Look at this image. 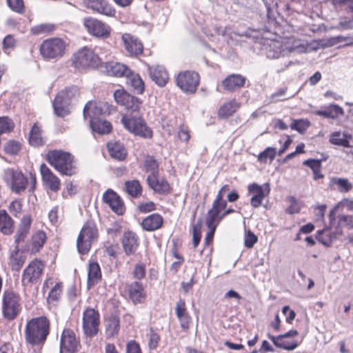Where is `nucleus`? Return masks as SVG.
Wrapping results in <instances>:
<instances>
[{
  "label": "nucleus",
  "mask_w": 353,
  "mask_h": 353,
  "mask_svg": "<svg viewBox=\"0 0 353 353\" xmlns=\"http://www.w3.org/2000/svg\"><path fill=\"white\" fill-rule=\"evenodd\" d=\"M50 332V321L46 316L32 317L26 321L24 327L26 343L32 347H41Z\"/></svg>",
  "instance_id": "obj_1"
},
{
  "label": "nucleus",
  "mask_w": 353,
  "mask_h": 353,
  "mask_svg": "<svg viewBox=\"0 0 353 353\" xmlns=\"http://www.w3.org/2000/svg\"><path fill=\"white\" fill-rule=\"evenodd\" d=\"M46 160L61 175L72 176L78 173L77 159L69 152L62 150H49L46 154Z\"/></svg>",
  "instance_id": "obj_2"
},
{
  "label": "nucleus",
  "mask_w": 353,
  "mask_h": 353,
  "mask_svg": "<svg viewBox=\"0 0 353 353\" xmlns=\"http://www.w3.org/2000/svg\"><path fill=\"white\" fill-rule=\"evenodd\" d=\"M71 66L80 72H86L101 68L103 61L99 55L90 47L83 46L71 57Z\"/></svg>",
  "instance_id": "obj_3"
},
{
  "label": "nucleus",
  "mask_w": 353,
  "mask_h": 353,
  "mask_svg": "<svg viewBox=\"0 0 353 353\" xmlns=\"http://www.w3.org/2000/svg\"><path fill=\"white\" fill-rule=\"evenodd\" d=\"M69 44L61 37H51L44 39L39 46V50L44 61H57L67 53Z\"/></svg>",
  "instance_id": "obj_4"
},
{
  "label": "nucleus",
  "mask_w": 353,
  "mask_h": 353,
  "mask_svg": "<svg viewBox=\"0 0 353 353\" xmlns=\"http://www.w3.org/2000/svg\"><path fill=\"white\" fill-rule=\"evenodd\" d=\"M99 230L93 220H88L83 225L77 239V249L81 255L88 254L92 244L99 239Z\"/></svg>",
  "instance_id": "obj_5"
},
{
  "label": "nucleus",
  "mask_w": 353,
  "mask_h": 353,
  "mask_svg": "<svg viewBox=\"0 0 353 353\" xmlns=\"http://www.w3.org/2000/svg\"><path fill=\"white\" fill-rule=\"evenodd\" d=\"M121 123L123 127L134 136L145 139H152L153 131L147 124L144 118L141 116H133L124 114L121 118Z\"/></svg>",
  "instance_id": "obj_6"
},
{
  "label": "nucleus",
  "mask_w": 353,
  "mask_h": 353,
  "mask_svg": "<svg viewBox=\"0 0 353 353\" xmlns=\"http://www.w3.org/2000/svg\"><path fill=\"white\" fill-rule=\"evenodd\" d=\"M45 268V262L39 258L30 261L22 272V286L25 288H31L33 285L40 283Z\"/></svg>",
  "instance_id": "obj_7"
},
{
  "label": "nucleus",
  "mask_w": 353,
  "mask_h": 353,
  "mask_svg": "<svg viewBox=\"0 0 353 353\" xmlns=\"http://www.w3.org/2000/svg\"><path fill=\"white\" fill-rule=\"evenodd\" d=\"M21 311V296L12 289L4 290L2 295V315L8 321H13Z\"/></svg>",
  "instance_id": "obj_8"
},
{
  "label": "nucleus",
  "mask_w": 353,
  "mask_h": 353,
  "mask_svg": "<svg viewBox=\"0 0 353 353\" xmlns=\"http://www.w3.org/2000/svg\"><path fill=\"white\" fill-rule=\"evenodd\" d=\"M100 112L101 110L97 107L95 103L88 101L83 108V117L85 119H90V125L93 131L99 134H109L112 130V126L110 122L95 117V115Z\"/></svg>",
  "instance_id": "obj_9"
},
{
  "label": "nucleus",
  "mask_w": 353,
  "mask_h": 353,
  "mask_svg": "<svg viewBox=\"0 0 353 353\" xmlns=\"http://www.w3.org/2000/svg\"><path fill=\"white\" fill-rule=\"evenodd\" d=\"M200 75L194 70H184L178 73L175 82L180 90L187 94H194L200 84Z\"/></svg>",
  "instance_id": "obj_10"
},
{
  "label": "nucleus",
  "mask_w": 353,
  "mask_h": 353,
  "mask_svg": "<svg viewBox=\"0 0 353 353\" xmlns=\"http://www.w3.org/2000/svg\"><path fill=\"white\" fill-rule=\"evenodd\" d=\"M114 99L117 105L132 112H139L143 101L129 93L124 88L117 89L114 92Z\"/></svg>",
  "instance_id": "obj_11"
},
{
  "label": "nucleus",
  "mask_w": 353,
  "mask_h": 353,
  "mask_svg": "<svg viewBox=\"0 0 353 353\" xmlns=\"http://www.w3.org/2000/svg\"><path fill=\"white\" fill-rule=\"evenodd\" d=\"M83 24L87 32L92 36L107 39L111 34V28L103 21L91 17H85Z\"/></svg>",
  "instance_id": "obj_12"
},
{
  "label": "nucleus",
  "mask_w": 353,
  "mask_h": 353,
  "mask_svg": "<svg viewBox=\"0 0 353 353\" xmlns=\"http://www.w3.org/2000/svg\"><path fill=\"white\" fill-rule=\"evenodd\" d=\"M83 330L85 334L89 337L96 336L99 332L100 314L97 310L87 307L83 312Z\"/></svg>",
  "instance_id": "obj_13"
},
{
  "label": "nucleus",
  "mask_w": 353,
  "mask_h": 353,
  "mask_svg": "<svg viewBox=\"0 0 353 353\" xmlns=\"http://www.w3.org/2000/svg\"><path fill=\"white\" fill-rule=\"evenodd\" d=\"M5 181L11 191L17 194L24 192L28 185V179L21 171L8 169L5 173Z\"/></svg>",
  "instance_id": "obj_14"
},
{
  "label": "nucleus",
  "mask_w": 353,
  "mask_h": 353,
  "mask_svg": "<svg viewBox=\"0 0 353 353\" xmlns=\"http://www.w3.org/2000/svg\"><path fill=\"white\" fill-rule=\"evenodd\" d=\"M122 292L126 294L129 299L134 304L143 303L147 297V293L143 284L139 281L125 283Z\"/></svg>",
  "instance_id": "obj_15"
},
{
  "label": "nucleus",
  "mask_w": 353,
  "mask_h": 353,
  "mask_svg": "<svg viewBox=\"0 0 353 353\" xmlns=\"http://www.w3.org/2000/svg\"><path fill=\"white\" fill-rule=\"evenodd\" d=\"M80 347V341L74 332L70 328H65L60 339V353H76Z\"/></svg>",
  "instance_id": "obj_16"
},
{
  "label": "nucleus",
  "mask_w": 353,
  "mask_h": 353,
  "mask_svg": "<svg viewBox=\"0 0 353 353\" xmlns=\"http://www.w3.org/2000/svg\"><path fill=\"white\" fill-rule=\"evenodd\" d=\"M248 194L251 195L250 205L254 208H259L263 199L268 196L270 192L269 183H266L263 185L256 183H252L248 186Z\"/></svg>",
  "instance_id": "obj_17"
},
{
  "label": "nucleus",
  "mask_w": 353,
  "mask_h": 353,
  "mask_svg": "<svg viewBox=\"0 0 353 353\" xmlns=\"http://www.w3.org/2000/svg\"><path fill=\"white\" fill-rule=\"evenodd\" d=\"M274 48L279 49V51L276 52V54L273 55L274 58L284 57L292 52L301 53L306 49L303 44L300 43L299 40L293 37L288 38L286 41L281 43H275Z\"/></svg>",
  "instance_id": "obj_18"
},
{
  "label": "nucleus",
  "mask_w": 353,
  "mask_h": 353,
  "mask_svg": "<svg viewBox=\"0 0 353 353\" xmlns=\"http://www.w3.org/2000/svg\"><path fill=\"white\" fill-rule=\"evenodd\" d=\"M121 41L128 55L131 57H138L143 52V44L136 36L124 33L121 36Z\"/></svg>",
  "instance_id": "obj_19"
},
{
  "label": "nucleus",
  "mask_w": 353,
  "mask_h": 353,
  "mask_svg": "<svg viewBox=\"0 0 353 353\" xmlns=\"http://www.w3.org/2000/svg\"><path fill=\"white\" fill-rule=\"evenodd\" d=\"M148 187L155 193L167 196L172 192V188L165 177H159V174H148L146 178Z\"/></svg>",
  "instance_id": "obj_20"
},
{
  "label": "nucleus",
  "mask_w": 353,
  "mask_h": 353,
  "mask_svg": "<svg viewBox=\"0 0 353 353\" xmlns=\"http://www.w3.org/2000/svg\"><path fill=\"white\" fill-rule=\"evenodd\" d=\"M247 78L240 74H231L221 83L222 92H234L245 86Z\"/></svg>",
  "instance_id": "obj_21"
},
{
  "label": "nucleus",
  "mask_w": 353,
  "mask_h": 353,
  "mask_svg": "<svg viewBox=\"0 0 353 353\" xmlns=\"http://www.w3.org/2000/svg\"><path fill=\"white\" fill-rule=\"evenodd\" d=\"M101 68H104L103 72L107 75L117 78H125L132 74L131 68H130L127 65L120 62H103V65Z\"/></svg>",
  "instance_id": "obj_22"
},
{
  "label": "nucleus",
  "mask_w": 353,
  "mask_h": 353,
  "mask_svg": "<svg viewBox=\"0 0 353 353\" xmlns=\"http://www.w3.org/2000/svg\"><path fill=\"white\" fill-rule=\"evenodd\" d=\"M103 201L118 215H122L125 212L123 201L117 192L111 189L107 190L103 193Z\"/></svg>",
  "instance_id": "obj_23"
},
{
  "label": "nucleus",
  "mask_w": 353,
  "mask_h": 353,
  "mask_svg": "<svg viewBox=\"0 0 353 353\" xmlns=\"http://www.w3.org/2000/svg\"><path fill=\"white\" fill-rule=\"evenodd\" d=\"M40 172L42 181L46 187L54 192L60 190V179L45 163L40 165Z\"/></svg>",
  "instance_id": "obj_24"
},
{
  "label": "nucleus",
  "mask_w": 353,
  "mask_h": 353,
  "mask_svg": "<svg viewBox=\"0 0 353 353\" xmlns=\"http://www.w3.org/2000/svg\"><path fill=\"white\" fill-rule=\"evenodd\" d=\"M85 3L87 8L94 12L109 17H115V8L106 0H87Z\"/></svg>",
  "instance_id": "obj_25"
},
{
  "label": "nucleus",
  "mask_w": 353,
  "mask_h": 353,
  "mask_svg": "<svg viewBox=\"0 0 353 353\" xmlns=\"http://www.w3.org/2000/svg\"><path fill=\"white\" fill-rule=\"evenodd\" d=\"M175 314L180 323L181 329L184 332H188L192 323V317L188 312L184 299H180L176 303Z\"/></svg>",
  "instance_id": "obj_26"
},
{
  "label": "nucleus",
  "mask_w": 353,
  "mask_h": 353,
  "mask_svg": "<svg viewBox=\"0 0 353 353\" xmlns=\"http://www.w3.org/2000/svg\"><path fill=\"white\" fill-rule=\"evenodd\" d=\"M164 225V219L159 213H152L143 218L141 222L142 229L147 232H154L161 229Z\"/></svg>",
  "instance_id": "obj_27"
},
{
  "label": "nucleus",
  "mask_w": 353,
  "mask_h": 353,
  "mask_svg": "<svg viewBox=\"0 0 353 353\" xmlns=\"http://www.w3.org/2000/svg\"><path fill=\"white\" fill-rule=\"evenodd\" d=\"M299 334V332L296 330H291L288 332H285L283 334H280L278 336H273L270 334H268V337L271 341L273 343V344L278 348H281L285 350H293L296 349L299 345V343L296 341H293L290 342V344H283L280 343V340L281 338H291L296 336Z\"/></svg>",
  "instance_id": "obj_28"
},
{
  "label": "nucleus",
  "mask_w": 353,
  "mask_h": 353,
  "mask_svg": "<svg viewBox=\"0 0 353 353\" xmlns=\"http://www.w3.org/2000/svg\"><path fill=\"white\" fill-rule=\"evenodd\" d=\"M148 72L152 80L159 87H165L170 79L168 71L162 65L149 66Z\"/></svg>",
  "instance_id": "obj_29"
},
{
  "label": "nucleus",
  "mask_w": 353,
  "mask_h": 353,
  "mask_svg": "<svg viewBox=\"0 0 353 353\" xmlns=\"http://www.w3.org/2000/svg\"><path fill=\"white\" fill-rule=\"evenodd\" d=\"M32 217L29 214L24 215L19 223V228L14 235V243L16 245H19L27 238L32 225Z\"/></svg>",
  "instance_id": "obj_30"
},
{
  "label": "nucleus",
  "mask_w": 353,
  "mask_h": 353,
  "mask_svg": "<svg viewBox=\"0 0 353 353\" xmlns=\"http://www.w3.org/2000/svg\"><path fill=\"white\" fill-rule=\"evenodd\" d=\"M121 242L123 250L128 256L134 254L139 245V236L133 232H125Z\"/></svg>",
  "instance_id": "obj_31"
},
{
  "label": "nucleus",
  "mask_w": 353,
  "mask_h": 353,
  "mask_svg": "<svg viewBox=\"0 0 353 353\" xmlns=\"http://www.w3.org/2000/svg\"><path fill=\"white\" fill-rule=\"evenodd\" d=\"M15 221L5 209H0V232L6 236L12 235L15 230Z\"/></svg>",
  "instance_id": "obj_32"
},
{
  "label": "nucleus",
  "mask_w": 353,
  "mask_h": 353,
  "mask_svg": "<svg viewBox=\"0 0 353 353\" xmlns=\"http://www.w3.org/2000/svg\"><path fill=\"white\" fill-rule=\"evenodd\" d=\"M241 108V103L236 99L225 102L218 110V117L221 119H228L234 115Z\"/></svg>",
  "instance_id": "obj_33"
},
{
  "label": "nucleus",
  "mask_w": 353,
  "mask_h": 353,
  "mask_svg": "<svg viewBox=\"0 0 353 353\" xmlns=\"http://www.w3.org/2000/svg\"><path fill=\"white\" fill-rule=\"evenodd\" d=\"M101 270L98 262L90 260L88 268V288L94 287L101 280Z\"/></svg>",
  "instance_id": "obj_34"
},
{
  "label": "nucleus",
  "mask_w": 353,
  "mask_h": 353,
  "mask_svg": "<svg viewBox=\"0 0 353 353\" xmlns=\"http://www.w3.org/2000/svg\"><path fill=\"white\" fill-rule=\"evenodd\" d=\"M107 148L110 157L117 161H123L127 157L128 152L119 141L108 142Z\"/></svg>",
  "instance_id": "obj_35"
},
{
  "label": "nucleus",
  "mask_w": 353,
  "mask_h": 353,
  "mask_svg": "<svg viewBox=\"0 0 353 353\" xmlns=\"http://www.w3.org/2000/svg\"><path fill=\"white\" fill-rule=\"evenodd\" d=\"M342 234L341 228H338L336 231L332 232L330 229L325 228L322 230H318L316 232V238L317 241L325 246H330L332 242L335 239L337 235Z\"/></svg>",
  "instance_id": "obj_36"
},
{
  "label": "nucleus",
  "mask_w": 353,
  "mask_h": 353,
  "mask_svg": "<svg viewBox=\"0 0 353 353\" xmlns=\"http://www.w3.org/2000/svg\"><path fill=\"white\" fill-rule=\"evenodd\" d=\"M26 261V256L20 252L19 245H16L10 252L9 256V265L14 271H19Z\"/></svg>",
  "instance_id": "obj_37"
},
{
  "label": "nucleus",
  "mask_w": 353,
  "mask_h": 353,
  "mask_svg": "<svg viewBox=\"0 0 353 353\" xmlns=\"http://www.w3.org/2000/svg\"><path fill=\"white\" fill-rule=\"evenodd\" d=\"M314 114L326 119H336L344 115V110L336 104H331L327 107L326 110H316Z\"/></svg>",
  "instance_id": "obj_38"
},
{
  "label": "nucleus",
  "mask_w": 353,
  "mask_h": 353,
  "mask_svg": "<svg viewBox=\"0 0 353 353\" xmlns=\"http://www.w3.org/2000/svg\"><path fill=\"white\" fill-rule=\"evenodd\" d=\"M42 134L41 126L38 123H34L29 133L28 141L30 145L33 147H40L44 145L45 141Z\"/></svg>",
  "instance_id": "obj_39"
},
{
  "label": "nucleus",
  "mask_w": 353,
  "mask_h": 353,
  "mask_svg": "<svg viewBox=\"0 0 353 353\" xmlns=\"http://www.w3.org/2000/svg\"><path fill=\"white\" fill-rule=\"evenodd\" d=\"M46 240V234L43 230L34 232L31 236V254H35L38 253L43 247Z\"/></svg>",
  "instance_id": "obj_40"
},
{
  "label": "nucleus",
  "mask_w": 353,
  "mask_h": 353,
  "mask_svg": "<svg viewBox=\"0 0 353 353\" xmlns=\"http://www.w3.org/2000/svg\"><path fill=\"white\" fill-rule=\"evenodd\" d=\"M124 186L125 191L132 198H139L143 194V186L138 179L126 181Z\"/></svg>",
  "instance_id": "obj_41"
},
{
  "label": "nucleus",
  "mask_w": 353,
  "mask_h": 353,
  "mask_svg": "<svg viewBox=\"0 0 353 353\" xmlns=\"http://www.w3.org/2000/svg\"><path fill=\"white\" fill-rule=\"evenodd\" d=\"M125 79L129 80L130 86L137 94H143L145 90V83L138 73L132 70V74L126 77Z\"/></svg>",
  "instance_id": "obj_42"
},
{
  "label": "nucleus",
  "mask_w": 353,
  "mask_h": 353,
  "mask_svg": "<svg viewBox=\"0 0 353 353\" xmlns=\"http://www.w3.org/2000/svg\"><path fill=\"white\" fill-rule=\"evenodd\" d=\"M213 219H210L207 215L205 219V224L208 229V232L206 233L205 237L204 239V246L207 247L211 245L213 243L214 236L216 228L219 224L216 223Z\"/></svg>",
  "instance_id": "obj_43"
},
{
  "label": "nucleus",
  "mask_w": 353,
  "mask_h": 353,
  "mask_svg": "<svg viewBox=\"0 0 353 353\" xmlns=\"http://www.w3.org/2000/svg\"><path fill=\"white\" fill-rule=\"evenodd\" d=\"M143 168L149 174L157 175L159 174V163L154 156L146 155L143 160Z\"/></svg>",
  "instance_id": "obj_44"
},
{
  "label": "nucleus",
  "mask_w": 353,
  "mask_h": 353,
  "mask_svg": "<svg viewBox=\"0 0 353 353\" xmlns=\"http://www.w3.org/2000/svg\"><path fill=\"white\" fill-rule=\"evenodd\" d=\"M304 165L311 168L314 174V179H323L324 175L321 173V161L319 159H309L303 162Z\"/></svg>",
  "instance_id": "obj_45"
},
{
  "label": "nucleus",
  "mask_w": 353,
  "mask_h": 353,
  "mask_svg": "<svg viewBox=\"0 0 353 353\" xmlns=\"http://www.w3.org/2000/svg\"><path fill=\"white\" fill-rule=\"evenodd\" d=\"M225 194L222 191L219 190L215 199H214L211 208L208 210L207 213H212L216 216L219 212V209H225L227 207V201L224 199Z\"/></svg>",
  "instance_id": "obj_46"
},
{
  "label": "nucleus",
  "mask_w": 353,
  "mask_h": 353,
  "mask_svg": "<svg viewBox=\"0 0 353 353\" xmlns=\"http://www.w3.org/2000/svg\"><path fill=\"white\" fill-rule=\"evenodd\" d=\"M225 194L222 191L219 190L215 199H214L211 208L208 210L207 213H212L216 216L219 212V209H225L227 207V201L224 199Z\"/></svg>",
  "instance_id": "obj_47"
},
{
  "label": "nucleus",
  "mask_w": 353,
  "mask_h": 353,
  "mask_svg": "<svg viewBox=\"0 0 353 353\" xmlns=\"http://www.w3.org/2000/svg\"><path fill=\"white\" fill-rule=\"evenodd\" d=\"M63 289V284L62 282L57 283L50 290L48 293L47 301L48 303L55 304L61 297Z\"/></svg>",
  "instance_id": "obj_48"
},
{
  "label": "nucleus",
  "mask_w": 353,
  "mask_h": 353,
  "mask_svg": "<svg viewBox=\"0 0 353 353\" xmlns=\"http://www.w3.org/2000/svg\"><path fill=\"white\" fill-rule=\"evenodd\" d=\"M56 30V26L53 23H46L36 25L30 28V33L33 35L50 34Z\"/></svg>",
  "instance_id": "obj_49"
},
{
  "label": "nucleus",
  "mask_w": 353,
  "mask_h": 353,
  "mask_svg": "<svg viewBox=\"0 0 353 353\" xmlns=\"http://www.w3.org/2000/svg\"><path fill=\"white\" fill-rule=\"evenodd\" d=\"M330 142L336 145L343 146L344 148L350 147V141L347 139L345 134H341V132H334L330 137Z\"/></svg>",
  "instance_id": "obj_50"
},
{
  "label": "nucleus",
  "mask_w": 353,
  "mask_h": 353,
  "mask_svg": "<svg viewBox=\"0 0 353 353\" xmlns=\"http://www.w3.org/2000/svg\"><path fill=\"white\" fill-rule=\"evenodd\" d=\"M276 155V150L273 147H268L257 156V159L260 163H266L268 161L272 163Z\"/></svg>",
  "instance_id": "obj_51"
},
{
  "label": "nucleus",
  "mask_w": 353,
  "mask_h": 353,
  "mask_svg": "<svg viewBox=\"0 0 353 353\" xmlns=\"http://www.w3.org/2000/svg\"><path fill=\"white\" fill-rule=\"evenodd\" d=\"M77 94V88L76 86H71L59 92L56 97H59V99H62L63 102L69 103Z\"/></svg>",
  "instance_id": "obj_52"
},
{
  "label": "nucleus",
  "mask_w": 353,
  "mask_h": 353,
  "mask_svg": "<svg viewBox=\"0 0 353 353\" xmlns=\"http://www.w3.org/2000/svg\"><path fill=\"white\" fill-rule=\"evenodd\" d=\"M67 103L63 102L62 99H59V97H55L52 105L54 113L58 117H64L69 114L70 112L65 105Z\"/></svg>",
  "instance_id": "obj_53"
},
{
  "label": "nucleus",
  "mask_w": 353,
  "mask_h": 353,
  "mask_svg": "<svg viewBox=\"0 0 353 353\" xmlns=\"http://www.w3.org/2000/svg\"><path fill=\"white\" fill-rule=\"evenodd\" d=\"M172 256L177 259L176 261L173 262L170 268V270L173 273H177L179 270L181 265L184 263L185 259L182 254L179 252V250L176 245H174L172 250Z\"/></svg>",
  "instance_id": "obj_54"
},
{
  "label": "nucleus",
  "mask_w": 353,
  "mask_h": 353,
  "mask_svg": "<svg viewBox=\"0 0 353 353\" xmlns=\"http://www.w3.org/2000/svg\"><path fill=\"white\" fill-rule=\"evenodd\" d=\"M331 182L332 185H336L338 190L341 192H347L353 188V185L347 179L333 178Z\"/></svg>",
  "instance_id": "obj_55"
},
{
  "label": "nucleus",
  "mask_w": 353,
  "mask_h": 353,
  "mask_svg": "<svg viewBox=\"0 0 353 353\" xmlns=\"http://www.w3.org/2000/svg\"><path fill=\"white\" fill-rule=\"evenodd\" d=\"M21 149V144L14 140H10L4 145V152L10 156L17 155Z\"/></svg>",
  "instance_id": "obj_56"
},
{
  "label": "nucleus",
  "mask_w": 353,
  "mask_h": 353,
  "mask_svg": "<svg viewBox=\"0 0 353 353\" xmlns=\"http://www.w3.org/2000/svg\"><path fill=\"white\" fill-rule=\"evenodd\" d=\"M9 212L14 216L18 217L23 211V201L21 199L12 200L8 207Z\"/></svg>",
  "instance_id": "obj_57"
},
{
  "label": "nucleus",
  "mask_w": 353,
  "mask_h": 353,
  "mask_svg": "<svg viewBox=\"0 0 353 353\" xmlns=\"http://www.w3.org/2000/svg\"><path fill=\"white\" fill-rule=\"evenodd\" d=\"M336 10L344 9L347 12H353V0H331Z\"/></svg>",
  "instance_id": "obj_58"
},
{
  "label": "nucleus",
  "mask_w": 353,
  "mask_h": 353,
  "mask_svg": "<svg viewBox=\"0 0 353 353\" xmlns=\"http://www.w3.org/2000/svg\"><path fill=\"white\" fill-rule=\"evenodd\" d=\"M288 201L290 205L286 208L285 212L288 214H294L300 212L301 209V203L296 200L294 196H288Z\"/></svg>",
  "instance_id": "obj_59"
},
{
  "label": "nucleus",
  "mask_w": 353,
  "mask_h": 353,
  "mask_svg": "<svg viewBox=\"0 0 353 353\" xmlns=\"http://www.w3.org/2000/svg\"><path fill=\"white\" fill-rule=\"evenodd\" d=\"M234 212V210L232 208L228 209H219V212L216 216L212 213H207L206 215L209 216L210 219H214V221L217 223L219 225L222 221V220L228 214Z\"/></svg>",
  "instance_id": "obj_60"
},
{
  "label": "nucleus",
  "mask_w": 353,
  "mask_h": 353,
  "mask_svg": "<svg viewBox=\"0 0 353 353\" xmlns=\"http://www.w3.org/2000/svg\"><path fill=\"white\" fill-rule=\"evenodd\" d=\"M8 5L14 12L23 14L26 10L23 0H7Z\"/></svg>",
  "instance_id": "obj_61"
},
{
  "label": "nucleus",
  "mask_w": 353,
  "mask_h": 353,
  "mask_svg": "<svg viewBox=\"0 0 353 353\" xmlns=\"http://www.w3.org/2000/svg\"><path fill=\"white\" fill-rule=\"evenodd\" d=\"M309 126L310 122L307 121H305L303 119H294L290 127L292 130H295L299 132L302 133L305 131Z\"/></svg>",
  "instance_id": "obj_62"
},
{
  "label": "nucleus",
  "mask_w": 353,
  "mask_h": 353,
  "mask_svg": "<svg viewBox=\"0 0 353 353\" xmlns=\"http://www.w3.org/2000/svg\"><path fill=\"white\" fill-rule=\"evenodd\" d=\"M160 341V336L154 331L152 327L150 329L148 346L150 350H154L157 347Z\"/></svg>",
  "instance_id": "obj_63"
},
{
  "label": "nucleus",
  "mask_w": 353,
  "mask_h": 353,
  "mask_svg": "<svg viewBox=\"0 0 353 353\" xmlns=\"http://www.w3.org/2000/svg\"><path fill=\"white\" fill-rule=\"evenodd\" d=\"M133 277L137 280H141L145 276V265L143 263L135 265L132 271Z\"/></svg>",
  "instance_id": "obj_64"
}]
</instances>
